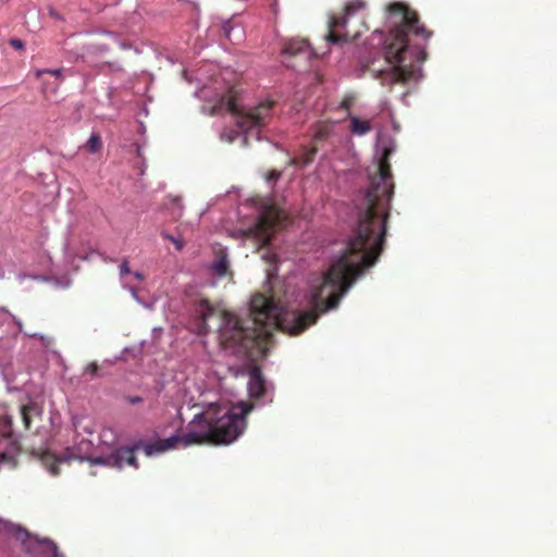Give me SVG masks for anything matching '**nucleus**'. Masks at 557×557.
<instances>
[{
  "instance_id": "nucleus-1",
  "label": "nucleus",
  "mask_w": 557,
  "mask_h": 557,
  "mask_svg": "<svg viewBox=\"0 0 557 557\" xmlns=\"http://www.w3.org/2000/svg\"><path fill=\"white\" fill-rule=\"evenodd\" d=\"M392 148H384L379 160L377 174L368 188L354 197L357 214L355 235L349 239L341 258L324 273L319 285L310 292L311 309L307 311L285 310L273 298L262 294L250 300L251 320L246 325L238 317L219 310L207 299L199 301L196 314L200 333L209 332V321L219 320V339L224 348L248 358L265 355L272 330L298 335L314 324L321 313L338 306L341 298L364 269L373 265L383 251L389 203L394 194V182L389 157Z\"/></svg>"
},
{
  "instance_id": "nucleus-2",
  "label": "nucleus",
  "mask_w": 557,
  "mask_h": 557,
  "mask_svg": "<svg viewBox=\"0 0 557 557\" xmlns=\"http://www.w3.org/2000/svg\"><path fill=\"white\" fill-rule=\"evenodd\" d=\"M252 406L240 403L231 408L211 404L205 411L196 414L188 423L184 434H174L152 443L143 444L147 456L164 453L177 447L191 445H227L237 440L246 428V416Z\"/></svg>"
},
{
  "instance_id": "nucleus-3",
  "label": "nucleus",
  "mask_w": 557,
  "mask_h": 557,
  "mask_svg": "<svg viewBox=\"0 0 557 557\" xmlns=\"http://www.w3.org/2000/svg\"><path fill=\"white\" fill-rule=\"evenodd\" d=\"M395 27L384 41L385 60L391 65V84H408L418 77V67L407 60L422 62L426 53L420 45L409 42V34L428 40L432 33L420 23L418 13L404 2H392L386 8Z\"/></svg>"
},
{
  "instance_id": "nucleus-4",
  "label": "nucleus",
  "mask_w": 557,
  "mask_h": 557,
  "mask_svg": "<svg viewBox=\"0 0 557 557\" xmlns=\"http://www.w3.org/2000/svg\"><path fill=\"white\" fill-rule=\"evenodd\" d=\"M92 443L89 440L82 438L74 447L66 448L65 451L55 456L49 451L41 455L42 465L53 475L60 474L59 463L67 462L73 459L89 460L91 465H102L114 468H123L125 465L138 468L135 456L136 447H120L107 456L90 458L89 454Z\"/></svg>"
},
{
  "instance_id": "nucleus-5",
  "label": "nucleus",
  "mask_w": 557,
  "mask_h": 557,
  "mask_svg": "<svg viewBox=\"0 0 557 557\" xmlns=\"http://www.w3.org/2000/svg\"><path fill=\"white\" fill-rule=\"evenodd\" d=\"M367 10L366 0H348L344 7L343 14L334 15L329 21V41L336 44L357 39L362 29L366 28L363 21Z\"/></svg>"
},
{
  "instance_id": "nucleus-6",
  "label": "nucleus",
  "mask_w": 557,
  "mask_h": 557,
  "mask_svg": "<svg viewBox=\"0 0 557 557\" xmlns=\"http://www.w3.org/2000/svg\"><path fill=\"white\" fill-rule=\"evenodd\" d=\"M273 106L274 101L268 100L260 102L258 106L247 111H244L237 104L236 98L228 95L222 97L219 102L211 108L209 114L215 115L223 110L231 112L236 116V123L239 128L249 131L252 128L263 127L271 121Z\"/></svg>"
},
{
  "instance_id": "nucleus-7",
  "label": "nucleus",
  "mask_w": 557,
  "mask_h": 557,
  "mask_svg": "<svg viewBox=\"0 0 557 557\" xmlns=\"http://www.w3.org/2000/svg\"><path fill=\"white\" fill-rule=\"evenodd\" d=\"M284 218V212L275 205L267 206L261 211L256 225L249 228L247 234L253 236L261 246H267L281 226Z\"/></svg>"
},
{
  "instance_id": "nucleus-8",
  "label": "nucleus",
  "mask_w": 557,
  "mask_h": 557,
  "mask_svg": "<svg viewBox=\"0 0 557 557\" xmlns=\"http://www.w3.org/2000/svg\"><path fill=\"white\" fill-rule=\"evenodd\" d=\"M12 419L0 417V465L15 466V458L20 453V445L12 438Z\"/></svg>"
},
{
  "instance_id": "nucleus-9",
  "label": "nucleus",
  "mask_w": 557,
  "mask_h": 557,
  "mask_svg": "<svg viewBox=\"0 0 557 557\" xmlns=\"http://www.w3.org/2000/svg\"><path fill=\"white\" fill-rule=\"evenodd\" d=\"M248 391L250 397L256 399L261 398L265 394V381L261 370L257 367L249 372Z\"/></svg>"
},
{
  "instance_id": "nucleus-10",
  "label": "nucleus",
  "mask_w": 557,
  "mask_h": 557,
  "mask_svg": "<svg viewBox=\"0 0 557 557\" xmlns=\"http://www.w3.org/2000/svg\"><path fill=\"white\" fill-rule=\"evenodd\" d=\"M283 52L284 54L293 57L301 53L309 54L310 48L308 41L305 39H292L284 45Z\"/></svg>"
},
{
  "instance_id": "nucleus-11",
  "label": "nucleus",
  "mask_w": 557,
  "mask_h": 557,
  "mask_svg": "<svg viewBox=\"0 0 557 557\" xmlns=\"http://www.w3.org/2000/svg\"><path fill=\"white\" fill-rule=\"evenodd\" d=\"M333 132V123L322 121L314 125L313 140L320 143L326 140Z\"/></svg>"
},
{
  "instance_id": "nucleus-12",
  "label": "nucleus",
  "mask_w": 557,
  "mask_h": 557,
  "mask_svg": "<svg viewBox=\"0 0 557 557\" xmlns=\"http://www.w3.org/2000/svg\"><path fill=\"white\" fill-rule=\"evenodd\" d=\"M315 154H317L315 147H310V148L304 147L302 152L298 157L294 158L292 160V163L295 165L306 166L313 161Z\"/></svg>"
},
{
  "instance_id": "nucleus-13",
  "label": "nucleus",
  "mask_w": 557,
  "mask_h": 557,
  "mask_svg": "<svg viewBox=\"0 0 557 557\" xmlns=\"http://www.w3.org/2000/svg\"><path fill=\"white\" fill-rule=\"evenodd\" d=\"M350 131L356 135H364L371 131V124L369 121H362L355 115L349 114Z\"/></svg>"
},
{
  "instance_id": "nucleus-14",
  "label": "nucleus",
  "mask_w": 557,
  "mask_h": 557,
  "mask_svg": "<svg viewBox=\"0 0 557 557\" xmlns=\"http://www.w3.org/2000/svg\"><path fill=\"white\" fill-rule=\"evenodd\" d=\"M103 147L102 139L99 134L92 133L87 140L85 148L90 153L99 152Z\"/></svg>"
},
{
  "instance_id": "nucleus-15",
  "label": "nucleus",
  "mask_w": 557,
  "mask_h": 557,
  "mask_svg": "<svg viewBox=\"0 0 557 557\" xmlns=\"http://www.w3.org/2000/svg\"><path fill=\"white\" fill-rule=\"evenodd\" d=\"M212 269L216 275L225 276L228 272V261L225 257H221L218 261L214 262Z\"/></svg>"
},
{
  "instance_id": "nucleus-16",
  "label": "nucleus",
  "mask_w": 557,
  "mask_h": 557,
  "mask_svg": "<svg viewBox=\"0 0 557 557\" xmlns=\"http://www.w3.org/2000/svg\"><path fill=\"white\" fill-rule=\"evenodd\" d=\"M34 410H35L34 404H27V405H24L21 407V416H22V420H23V423L26 429L30 428V424H32L30 413Z\"/></svg>"
},
{
  "instance_id": "nucleus-17",
  "label": "nucleus",
  "mask_w": 557,
  "mask_h": 557,
  "mask_svg": "<svg viewBox=\"0 0 557 557\" xmlns=\"http://www.w3.org/2000/svg\"><path fill=\"white\" fill-rule=\"evenodd\" d=\"M46 553L50 557H65L58 548L57 544L52 541H46Z\"/></svg>"
},
{
  "instance_id": "nucleus-18",
  "label": "nucleus",
  "mask_w": 557,
  "mask_h": 557,
  "mask_svg": "<svg viewBox=\"0 0 557 557\" xmlns=\"http://www.w3.org/2000/svg\"><path fill=\"white\" fill-rule=\"evenodd\" d=\"M162 236H163L164 238L169 239L170 242H172V243L175 245V247H176V249H177V250H182V249H183V247H184V242H183L182 239L176 238V237L172 236L171 234H169V233H166V232H163V233H162Z\"/></svg>"
},
{
  "instance_id": "nucleus-19",
  "label": "nucleus",
  "mask_w": 557,
  "mask_h": 557,
  "mask_svg": "<svg viewBox=\"0 0 557 557\" xmlns=\"http://www.w3.org/2000/svg\"><path fill=\"white\" fill-rule=\"evenodd\" d=\"M61 73H62L61 69H57V70H37L35 75H36V78H40L44 74H50V75H53L55 77H61Z\"/></svg>"
},
{
  "instance_id": "nucleus-20",
  "label": "nucleus",
  "mask_w": 557,
  "mask_h": 557,
  "mask_svg": "<svg viewBox=\"0 0 557 557\" xmlns=\"http://www.w3.org/2000/svg\"><path fill=\"white\" fill-rule=\"evenodd\" d=\"M99 367L96 362H90L85 368V373L90 374L92 377L98 376Z\"/></svg>"
},
{
  "instance_id": "nucleus-21",
  "label": "nucleus",
  "mask_w": 557,
  "mask_h": 557,
  "mask_svg": "<svg viewBox=\"0 0 557 557\" xmlns=\"http://www.w3.org/2000/svg\"><path fill=\"white\" fill-rule=\"evenodd\" d=\"M131 273L129 263L127 259H124L123 262L120 265V275L121 277L125 276L126 274Z\"/></svg>"
},
{
  "instance_id": "nucleus-22",
  "label": "nucleus",
  "mask_w": 557,
  "mask_h": 557,
  "mask_svg": "<svg viewBox=\"0 0 557 557\" xmlns=\"http://www.w3.org/2000/svg\"><path fill=\"white\" fill-rule=\"evenodd\" d=\"M354 103V98L350 96H346L339 104L341 109L349 110Z\"/></svg>"
},
{
  "instance_id": "nucleus-23",
  "label": "nucleus",
  "mask_w": 557,
  "mask_h": 557,
  "mask_svg": "<svg viewBox=\"0 0 557 557\" xmlns=\"http://www.w3.org/2000/svg\"><path fill=\"white\" fill-rule=\"evenodd\" d=\"M10 45H11V47H13L14 49H17V50L24 49V42L18 38H12L10 40Z\"/></svg>"
},
{
  "instance_id": "nucleus-24",
  "label": "nucleus",
  "mask_w": 557,
  "mask_h": 557,
  "mask_svg": "<svg viewBox=\"0 0 557 557\" xmlns=\"http://www.w3.org/2000/svg\"><path fill=\"white\" fill-rule=\"evenodd\" d=\"M127 401L132 405L140 404L143 398L140 396H127Z\"/></svg>"
},
{
  "instance_id": "nucleus-25",
  "label": "nucleus",
  "mask_w": 557,
  "mask_h": 557,
  "mask_svg": "<svg viewBox=\"0 0 557 557\" xmlns=\"http://www.w3.org/2000/svg\"><path fill=\"white\" fill-rule=\"evenodd\" d=\"M278 176H280V173H277L276 171H271V172L268 174L267 180H268L269 182H271V181H276V180L278 178Z\"/></svg>"
},
{
  "instance_id": "nucleus-26",
  "label": "nucleus",
  "mask_w": 557,
  "mask_h": 557,
  "mask_svg": "<svg viewBox=\"0 0 557 557\" xmlns=\"http://www.w3.org/2000/svg\"><path fill=\"white\" fill-rule=\"evenodd\" d=\"M39 339H40L45 345H49V344L52 342V338H51V337H48V336H45V335H40V336H39Z\"/></svg>"
},
{
  "instance_id": "nucleus-27",
  "label": "nucleus",
  "mask_w": 557,
  "mask_h": 557,
  "mask_svg": "<svg viewBox=\"0 0 557 557\" xmlns=\"http://www.w3.org/2000/svg\"><path fill=\"white\" fill-rule=\"evenodd\" d=\"M133 275H134V277H135L136 280H138V281L144 280V275H143V273H140V272H134V273H133Z\"/></svg>"
},
{
  "instance_id": "nucleus-28",
  "label": "nucleus",
  "mask_w": 557,
  "mask_h": 557,
  "mask_svg": "<svg viewBox=\"0 0 557 557\" xmlns=\"http://www.w3.org/2000/svg\"><path fill=\"white\" fill-rule=\"evenodd\" d=\"M173 201H174L175 203H177V206H180L181 199H180L178 197H175V198L173 199Z\"/></svg>"
}]
</instances>
